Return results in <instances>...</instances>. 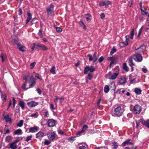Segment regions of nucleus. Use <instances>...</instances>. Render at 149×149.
I'll return each mask as SVG.
<instances>
[{
    "mask_svg": "<svg viewBox=\"0 0 149 149\" xmlns=\"http://www.w3.org/2000/svg\"><path fill=\"white\" fill-rule=\"evenodd\" d=\"M123 112V109L121 107H118L115 109L114 111V114L116 116H119L121 115Z\"/></svg>",
    "mask_w": 149,
    "mask_h": 149,
    "instance_id": "obj_1",
    "label": "nucleus"
},
{
    "mask_svg": "<svg viewBox=\"0 0 149 149\" xmlns=\"http://www.w3.org/2000/svg\"><path fill=\"white\" fill-rule=\"evenodd\" d=\"M29 82L30 84L29 88H32L36 84V79L33 77V76H31L30 78Z\"/></svg>",
    "mask_w": 149,
    "mask_h": 149,
    "instance_id": "obj_2",
    "label": "nucleus"
},
{
    "mask_svg": "<svg viewBox=\"0 0 149 149\" xmlns=\"http://www.w3.org/2000/svg\"><path fill=\"white\" fill-rule=\"evenodd\" d=\"M141 111V107L139 105H136L133 109V112L135 114H139Z\"/></svg>",
    "mask_w": 149,
    "mask_h": 149,
    "instance_id": "obj_3",
    "label": "nucleus"
},
{
    "mask_svg": "<svg viewBox=\"0 0 149 149\" xmlns=\"http://www.w3.org/2000/svg\"><path fill=\"white\" fill-rule=\"evenodd\" d=\"M56 123V120L53 119H48L47 122L48 125L49 127H52L54 126Z\"/></svg>",
    "mask_w": 149,
    "mask_h": 149,
    "instance_id": "obj_4",
    "label": "nucleus"
},
{
    "mask_svg": "<svg viewBox=\"0 0 149 149\" xmlns=\"http://www.w3.org/2000/svg\"><path fill=\"white\" fill-rule=\"evenodd\" d=\"M133 58L134 60L138 62H140L142 60V57L140 54L135 55L134 56Z\"/></svg>",
    "mask_w": 149,
    "mask_h": 149,
    "instance_id": "obj_5",
    "label": "nucleus"
},
{
    "mask_svg": "<svg viewBox=\"0 0 149 149\" xmlns=\"http://www.w3.org/2000/svg\"><path fill=\"white\" fill-rule=\"evenodd\" d=\"M125 38L126 43H125L123 42H120L119 45L120 47H123L128 45L130 37L129 36H125Z\"/></svg>",
    "mask_w": 149,
    "mask_h": 149,
    "instance_id": "obj_6",
    "label": "nucleus"
},
{
    "mask_svg": "<svg viewBox=\"0 0 149 149\" xmlns=\"http://www.w3.org/2000/svg\"><path fill=\"white\" fill-rule=\"evenodd\" d=\"M47 135L49 140L52 141L56 137V134L55 132H51L48 133Z\"/></svg>",
    "mask_w": 149,
    "mask_h": 149,
    "instance_id": "obj_7",
    "label": "nucleus"
},
{
    "mask_svg": "<svg viewBox=\"0 0 149 149\" xmlns=\"http://www.w3.org/2000/svg\"><path fill=\"white\" fill-rule=\"evenodd\" d=\"M54 6L52 4H51L47 8V11L48 15H51L53 12Z\"/></svg>",
    "mask_w": 149,
    "mask_h": 149,
    "instance_id": "obj_8",
    "label": "nucleus"
},
{
    "mask_svg": "<svg viewBox=\"0 0 149 149\" xmlns=\"http://www.w3.org/2000/svg\"><path fill=\"white\" fill-rule=\"evenodd\" d=\"M36 46L42 50L46 51L48 50V48L47 46L42 44H38L36 45Z\"/></svg>",
    "mask_w": 149,
    "mask_h": 149,
    "instance_id": "obj_9",
    "label": "nucleus"
},
{
    "mask_svg": "<svg viewBox=\"0 0 149 149\" xmlns=\"http://www.w3.org/2000/svg\"><path fill=\"white\" fill-rule=\"evenodd\" d=\"M139 121L140 122H141L143 125H145L146 127L149 128V119L146 121L143 119H140Z\"/></svg>",
    "mask_w": 149,
    "mask_h": 149,
    "instance_id": "obj_10",
    "label": "nucleus"
},
{
    "mask_svg": "<svg viewBox=\"0 0 149 149\" xmlns=\"http://www.w3.org/2000/svg\"><path fill=\"white\" fill-rule=\"evenodd\" d=\"M111 4V2L109 1H100L99 3L100 6H103L106 5H108Z\"/></svg>",
    "mask_w": 149,
    "mask_h": 149,
    "instance_id": "obj_11",
    "label": "nucleus"
},
{
    "mask_svg": "<svg viewBox=\"0 0 149 149\" xmlns=\"http://www.w3.org/2000/svg\"><path fill=\"white\" fill-rule=\"evenodd\" d=\"M17 48L19 49V50L22 52H24L26 51V47L20 44H18Z\"/></svg>",
    "mask_w": 149,
    "mask_h": 149,
    "instance_id": "obj_12",
    "label": "nucleus"
},
{
    "mask_svg": "<svg viewBox=\"0 0 149 149\" xmlns=\"http://www.w3.org/2000/svg\"><path fill=\"white\" fill-rule=\"evenodd\" d=\"M115 58H116L115 55L112 57H109L107 58V60H110L111 61L110 63V66L111 67L112 64H114V62L115 61Z\"/></svg>",
    "mask_w": 149,
    "mask_h": 149,
    "instance_id": "obj_13",
    "label": "nucleus"
},
{
    "mask_svg": "<svg viewBox=\"0 0 149 149\" xmlns=\"http://www.w3.org/2000/svg\"><path fill=\"white\" fill-rule=\"evenodd\" d=\"M38 102L34 101H31L27 103V104L29 107H33L37 105L38 104Z\"/></svg>",
    "mask_w": 149,
    "mask_h": 149,
    "instance_id": "obj_14",
    "label": "nucleus"
},
{
    "mask_svg": "<svg viewBox=\"0 0 149 149\" xmlns=\"http://www.w3.org/2000/svg\"><path fill=\"white\" fill-rule=\"evenodd\" d=\"M130 139H127L125 140L122 144L123 146H127L130 145Z\"/></svg>",
    "mask_w": 149,
    "mask_h": 149,
    "instance_id": "obj_15",
    "label": "nucleus"
},
{
    "mask_svg": "<svg viewBox=\"0 0 149 149\" xmlns=\"http://www.w3.org/2000/svg\"><path fill=\"white\" fill-rule=\"evenodd\" d=\"M146 46L145 45H142L140 47L136 49V50H141V51H140V53H143L144 52V51L146 50Z\"/></svg>",
    "mask_w": 149,
    "mask_h": 149,
    "instance_id": "obj_16",
    "label": "nucleus"
},
{
    "mask_svg": "<svg viewBox=\"0 0 149 149\" xmlns=\"http://www.w3.org/2000/svg\"><path fill=\"white\" fill-rule=\"evenodd\" d=\"M13 134L15 135H21L22 134V130L20 129H18L14 132Z\"/></svg>",
    "mask_w": 149,
    "mask_h": 149,
    "instance_id": "obj_17",
    "label": "nucleus"
},
{
    "mask_svg": "<svg viewBox=\"0 0 149 149\" xmlns=\"http://www.w3.org/2000/svg\"><path fill=\"white\" fill-rule=\"evenodd\" d=\"M44 136V133L39 132L36 134V138L40 139Z\"/></svg>",
    "mask_w": 149,
    "mask_h": 149,
    "instance_id": "obj_18",
    "label": "nucleus"
},
{
    "mask_svg": "<svg viewBox=\"0 0 149 149\" xmlns=\"http://www.w3.org/2000/svg\"><path fill=\"white\" fill-rule=\"evenodd\" d=\"M126 82V80L125 78H121L119 80L118 83L119 85H122L125 84Z\"/></svg>",
    "mask_w": 149,
    "mask_h": 149,
    "instance_id": "obj_19",
    "label": "nucleus"
},
{
    "mask_svg": "<svg viewBox=\"0 0 149 149\" xmlns=\"http://www.w3.org/2000/svg\"><path fill=\"white\" fill-rule=\"evenodd\" d=\"M38 131V128L37 127H33L30 128L29 130L30 132H37Z\"/></svg>",
    "mask_w": 149,
    "mask_h": 149,
    "instance_id": "obj_20",
    "label": "nucleus"
},
{
    "mask_svg": "<svg viewBox=\"0 0 149 149\" xmlns=\"http://www.w3.org/2000/svg\"><path fill=\"white\" fill-rule=\"evenodd\" d=\"M17 145L14 142L10 144L9 148L11 149H17Z\"/></svg>",
    "mask_w": 149,
    "mask_h": 149,
    "instance_id": "obj_21",
    "label": "nucleus"
},
{
    "mask_svg": "<svg viewBox=\"0 0 149 149\" xmlns=\"http://www.w3.org/2000/svg\"><path fill=\"white\" fill-rule=\"evenodd\" d=\"M19 105L21 107L22 110L24 109V103L22 101H20L19 103Z\"/></svg>",
    "mask_w": 149,
    "mask_h": 149,
    "instance_id": "obj_22",
    "label": "nucleus"
},
{
    "mask_svg": "<svg viewBox=\"0 0 149 149\" xmlns=\"http://www.w3.org/2000/svg\"><path fill=\"white\" fill-rule=\"evenodd\" d=\"M28 17L26 19V24L28 23L31 19L32 17V15L30 12L27 13Z\"/></svg>",
    "mask_w": 149,
    "mask_h": 149,
    "instance_id": "obj_23",
    "label": "nucleus"
},
{
    "mask_svg": "<svg viewBox=\"0 0 149 149\" xmlns=\"http://www.w3.org/2000/svg\"><path fill=\"white\" fill-rule=\"evenodd\" d=\"M118 75V74L116 73H115L111 75V78H109V79H115Z\"/></svg>",
    "mask_w": 149,
    "mask_h": 149,
    "instance_id": "obj_24",
    "label": "nucleus"
},
{
    "mask_svg": "<svg viewBox=\"0 0 149 149\" xmlns=\"http://www.w3.org/2000/svg\"><path fill=\"white\" fill-rule=\"evenodd\" d=\"M1 58L2 60V62H3L5 61L6 59V54H1Z\"/></svg>",
    "mask_w": 149,
    "mask_h": 149,
    "instance_id": "obj_25",
    "label": "nucleus"
},
{
    "mask_svg": "<svg viewBox=\"0 0 149 149\" xmlns=\"http://www.w3.org/2000/svg\"><path fill=\"white\" fill-rule=\"evenodd\" d=\"M111 90H115L116 87L115 84L113 83H112L109 86Z\"/></svg>",
    "mask_w": 149,
    "mask_h": 149,
    "instance_id": "obj_26",
    "label": "nucleus"
},
{
    "mask_svg": "<svg viewBox=\"0 0 149 149\" xmlns=\"http://www.w3.org/2000/svg\"><path fill=\"white\" fill-rule=\"evenodd\" d=\"M4 119L6 121V122H9L11 120V118H9L8 115H6L4 117Z\"/></svg>",
    "mask_w": 149,
    "mask_h": 149,
    "instance_id": "obj_27",
    "label": "nucleus"
},
{
    "mask_svg": "<svg viewBox=\"0 0 149 149\" xmlns=\"http://www.w3.org/2000/svg\"><path fill=\"white\" fill-rule=\"evenodd\" d=\"M134 92L137 95H140L141 93V90L139 88H136L134 90Z\"/></svg>",
    "mask_w": 149,
    "mask_h": 149,
    "instance_id": "obj_28",
    "label": "nucleus"
},
{
    "mask_svg": "<svg viewBox=\"0 0 149 149\" xmlns=\"http://www.w3.org/2000/svg\"><path fill=\"white\" fill-rule=\"evenodd\" d=\"M123 69L125 71H127L129 70V68L127 66L126 63H124L123 64Z\"/></svg>",
    "mask_w": 149,
    "mask_h": 149,
    "instance_id": "obj_29",
    "label": "nucleus"
},
{
    "mask_svg": "<svg viewBox=\"0 0 149 149\" xmlns=\"http://www.w3.org/2000/svg\"><path fill=\"white\" fill-rule=\"evenodd\" d=\"M79 24L80 26L82 27L83 29H86V27L84 24V23L81 21H80L79 22Z\"/></svg>",
    "mask_w": 149,
    "mask_h": 149,
    "instance_id": "obj_30",
    "label": "nucleus"
},
{
    "mask_svg": "<svg viewBox=\"0 0 149 149\" xmlns=\"http://www.w3.org/2000/svg\"><path fill=\"white\" fill-rule=\"evenodd\" d=\"M109 90V87L108 85H106L104 88V91L105 93H107Z\"/></svg>",
    "mask_w": 149,
    "mask_h": 149,
    "instance_id": "obj_31",
    "label": "nucleus"
},
{
    "mask_svg": "<svg viewBox=\"0 0 149 149\" xmlns=\"http://www.w3.org/2000/svg\"><path fill=\"white\" fill-rule=\"evenodd\" d=\"M12 139V137L10 136H8L6 137V142H9Z\"/></svg>",
    "mask_w": 149,
    "mask_h": 149,
    "instance_id": "obj_32",
    "label": "nucleus"
},
{
    "mask_svg": "<svg viewBox=\"0 0 149 149\" xmlns=\"http://www.w3.org/2000/svg\"><path fill=\"white\" fill-rule=\"evenodd\" d=\"M23 120H21L17 124V126L20 127L23 125Z\"/></svg>",
    "mask_w": 149,
    "mask_h": 149,
    "instance_id": "obj_33",
    "label": "nucleus"
},
{
    "mask_svg": "<svg viewBox=\"0 0 149 149\" xmlns=\"http://www.w3.org/2000/svg\"><path fill=\"white\" fill-rule=\"evenodd\" d=\"M116 51V49L114 47H113L111 49V50L110 52V55H112Z\"/></svg>",
    "mask_w": 149,
    "mask_h": 149,
    "instance_id": "obj_34",
    "label": "nucleus"
},
{
    "mask_svg": "<svg viewBox=\"0 0 149 149\" xmlns=\"http://www.w3.org/2000/svg\"><path fill=\"white\" fill-rule=\"evenodd\" d=\"M1 99L4 102H5L6 100V95L5 94H2L1 95Z\"/></svg>",
    "mask_w": 149,
    "mask_h": 149,
    "instance_id": "obj_35",
    "label": "nucleus"
},
{
    "mask_svg": "<svg viewBox=\"0 0 149 149\" xmlns=\"http://www.w3.org/2000/svg\"><path fill=\"white\" fill-rule=\"evenodd\" d=\"M55 66H53L50 70V72L54 74H56V73L55 72Z\"/></svg>",
    "mask_w": 149,
    "mask_h": 149,
    "instance_id": "obj_36",
    "label": "nucleus"
},
{
    "mask_svg": "<svg viewBox=\"0 0 149 149\" xmlns=\"http://www.w3.org/2000/svg\"><path fill=\"white\" fill-rule=\"evenodd\" d=\"M141 14H142V15H146L147 16H148V15H149L148 14V12H146L145 11H144L143 9H141Z\"/></svg>",
    "mask_w": 149,
    "mask_h": 149,
    "instance_id": "obj_37",
    "label": "nucleus"
},
{
    "mask_svg": "<svg viewBox=\"0 0 149 149\" xmlns=\"http://www.w3.org/2000/svg\"><path fill=\"white\" fill-rule=\"evenodd\" d=\"M88 71H89V67L86 66V67L84 69V73L85 74H86L87 73Z\"/></svg>",
    "mask_w": 149,
    "mask_h": 149,
    "instance_id": "obj_38",
    "label": "nucleus"
},
{
    "mask_svg": "<svg viewBox=\"0 0 149 149\" xmlns=\"http://www.w3.org/2000/svg\"><path fill=\"white\" fill-rule=\"evenodd\" d=\"M118 144L116 142H114L113 143L112 146L114 149H115L117 148L118 146Z\"/></svg>",
    "mask_w": 149,
    "mask_h": 149,
    "instance_id": "obj_39",
    "label": "nucleus"
},
{
    "mask_svg": "<svg viewBox=\"0 0 149 149\" xmlns=\"http://www.w3.org/2000/svg\"><path fill=\"white\" fill-rule=\"evenodd\" d=\"M91 15L89 14H87L85 15V17L87 21H89L91 19Z\"/></svg>",
    "mask_w": 149,
    "mask_h": 149,
    "instance_id": "obj_40",
    "label": "nucleus"
},
{
    "mask_svg": "<svg viewBox=\"0 0 149 149\" xmlns=\"http://www.w3.org/2000/svg\"><path fill=\"white\" fill-rule=\"evenodd\" d=\"M89 70L90 72H93L95 70V69L94 66H91L89 67Z\"/></svg>",
    "mask_w": 149,
    "mask_h": 149,
    "instance_id": "obj_41",
    "label": "nucleus"
},
{
    "mask_svg": "<svg viewBox=\"0 0 149 149\" xmlns=\"http://www.w3.org/2000/svg\"><path fill=\"white\" fill-rule=\"evenodd\" d=\"M22 139V138L21 137H18L17 140L14 142L16 144V143L18 142L20 140H21Z\"/></svg>",
    "mask_w": 149,
    "mask_h": 149,
    "instance_id": "obj_42",
    "label": "nucleus"
},
{
    "mask_svg": "<svg viewBox=\"0 0 149 149\" xmlns=\"http://www.w3.org/2000/svg\"><path fill=\"white\" fill-rule=\"evenodd\" d=\"M93 75L91 73H89L88 74V78L90 79L91 80L93 78Z\"/></svg>",
    "mask_w": 149,
    "mask_h": 149,
    "instance_id": "obj_43",
    "label": "nucleus"
},
{
    "mask_svg": "<svg viewBox=\"0 0 149 149\" xmlns=\"http://www.w3.org/2000/svg\"><path fill=\"white\" fill-rule=\"evenodd\" d=\"M56 31L58 33H60L62 31V29L60 27H56Z\"/></svg>",
    "mask_w": 149,
    "mask_h": 149,
    "instance_id": "obj_44",
    "label": "nucleus"
},
{
    "mask_svg": "<svg viewBox=\"0 0 149 149\" xmlns=\"http://www.w3.org/2000/svg\"><path fill=\"white\" fill-rule=\"evenodd\" d=\"M38 115V113H33L31 115V117H34L35 118H37Z\"/></svg>",
    "mask_w": 149,
    "mask_h": 149,
    "instance_id": "obj_45",
    "label": "nucleus"
},
{
    "mask_svg": "<svg viewBox=\"0 0 149 149\" xmlns=\"http://www.w3.org/2000/svg\"><path fill=\"white\" fill-rule=\"evenodd\" d=\"M88 127V126L87 125H85L83 126L81 130L84 132L85 130H86Z\"/></svg>",
    "mask_w": 149,
    "mask_h": 149,
    "instance_id": "obj_46",
    "label": "nucleus"
},
{
    "mask_svg": "<svg viewBox=\"0 0 149 149\" xmlns=\"http://www.w3.org/2000/svg\"><path fill=\"white\" fill-rule=\"evenodd\" d=\"M37 19L36 18H34L31 21V24H33L37 23Z\"/></svg>",
    "mask_w": 149,
    "mask_h": 149,
    "instance_id": "obj_47",
    "label": "nucleus"
},
{
    "mask_svg": "<svg viewBox=\"0 0 149 149\" xmlns=\"http://www.w3.org/2000/svg\"><path fill=\"white\" fill-rule=\"evenodd\" d=\"M44 143L45 145H48L51 142L49 140H46L45 141Z\"/></svg>",
    "mask_w": 149,
    "mask_h": 149,
    "instance_id": "obj_48",
    "label": "nucleus"
},
{
    "mask_svg": "<svg viewBox=\"0 0 149 149\" xmlns=\"http://www.w3.org/2000/svg\"><path fill=\"white\" fill-rule=\"evenodd\" d=\"M32 138V136H28L26 139H25V141H28L29 140H31V138Z\"/></svg>",
    "mask_w": 149,
    "mask_h": 149,
    "instance_id": "obj_49",
    "label": "nucleus"
},
{
    "mask_svg": "<svg viewBox=\"0 0 149 149\" xmlns=\"http://www.w3.org/2000/svg\"><path fill=\"white\" fill-rule=\"evenodd\" d=\"M38 35L40 38H42L43 37V34L40 30H39L38 33Z\"/></svg>",
    "mask_w": 149,
    "mask_h": 149,
    "instance_id": "obj_50",
    "label": "nucleus"
},
{
    "mask_svg": "<svg viewBox=\"0 0 149 149\" xmlns=\"http://www.w3.org/2000/svg\"><path fill=\"white\" fill-rule=\"evenodd\" d=\"M131 149H136L137 148L136 146L133 145V144L131 142Z\"/></svg>",
    "mask_w": 149,
    "mask_h": 149,
    "instance_id": "obj_51",
    "label": "nucleus"
},
{
    "mask_svg": "<svg viewBox=\"0 0 149 149\" xmlns=\"http://www.w3.org/2000/svg\"><path fill=\"white\" fill-rule=\"evenodd\" d=\"M26 83L23 84L22 85V88L23 89L25 90H26L28 89V88H26Z\"/></svg>",
    "mask_w": 149,
    "mask_h": 149,
    "instance_id": "obj_52",
    "label": "nucleus"
},
{
    "mask_svg": "<svg viewBox=\"0 0 149 149\" xmlns=\"http://www.w3.org/2000/svg\"><path fill=\"white\" fill-rule=\"evenodd\" d=\"M58 133L61 135L64 134V132L61 130H59L58 131Z\"/></svg>",
    "mask_w": 149,
    "mask_h": 149,
    "instance_id": "obj_53",
    "label": "nucleus"
},
{
    "mask_svg": "<svg viewBox=\"0 0 149 149\" xmlns=\"http://www.w3.org/2000/svg\"><path fill=\"white\" fill-rule=\"evenodd\" d=\"M36 64V62H34V63H31L30 64L31 68V69L33 68H34V67Z\"/></svg>",
    "mask_w": 149,
    "mask_h": 149,
    "instance_id": "obj_54",
    "label": "nucleus"
},
{
    "mask_svg": "<svg viewBox=\"0 0 149 149\" xmlns=\"http://www.w3.org/2000/svg\"><path fill=\"white\" fill-rule=\"evenodd\" d=\"M87 56L89 57V61H92L93 60V57L90 55L89 54Z\"/></svg>",
    "mask_w": 149,
    "mask_h": 149,
    "instance_id": "obj_55",
    "label": "nucleus"
},
{
    "mask_svg": "<svg viewBox=\"0 0 149 149\" xmlns=\"http://www.w3.org/2000/svg\"><path fill=\"white\" fill-rule=\"evenodd\" d=\"M14 43L15 44L17 45V46L18 44H19L18 43V41L16 39H14L13 40Z\"/></svg>",
    "mask_w": 149,
    "mask_h": 149,
    "instance_id": "obj_56",
    "label": "nucleus"
},
{
    "mask_svg": "<svg viewBox=\"0 0 149 149\" xmlns=\"http://www.w3.org/2000/svg\"><path fill=\"white\" fill-rule=\"evenodd\" d=\"M104 60V58L102 56H101L99 59L98 61L100 63L102 62Z\"/></svg>",
    "mask_w": 149,
    "mask_h": 149,
    "instance_id": "obj_57",
    "label": "nucleus"
},
{
    "mask_svg": "<svg viewBox=\"0 0 149 149\" xmlns=\"http://www.w3.org/2000/svg\"><path fill=\"white\" fill-rule=\"evenodd\" d=\"M84 132L83 131H82V130H81V131H80L78 132H77V133H76V135H79V136H80V134H82V133H83Z\"/></svg>",
    "mask_w": 149,
    "mask_h": 149,
    "instance_id": "obj_58",
    "label": "nucleus"
},
{
    "mask_svg": "<svg viewBox=\"0 0 149 149\" xmlns=\"http://www.w3.org/2000/svg\"><path fill=\"white\" fill-rule=\"evenodd\" d=\"M49 115L48 111H46L44 113V116L46 117H48Z\"/></svg>",
    "mask_w": 149,
    "mask_h": 149,
    "instance_id": "obj_59",
    "label": "nucleus"
},
{
    "mask_svg": "<svg viewBox=\"0 0 149 149\" xmlns=\"http://www.w3.org/2000/svg\"><path fill=\"white\" fill-rule=\"evenodd\" d=\"M50 108L52 110H54L55 109L54 107V105L52 104H50Z\"/></svg>",
    "mask_w": 149,
    "mask_h": 149,
    "instance_id": "obj_60",
    "label": "nucleus"
},
{
    "mask_svg": "<svg viewBox=\"0 0 149 149\" xmlns=\"http://www.w3.org/2000/svg\"><path fill=\"white\" fill-rule=\"evenodd\" d=\"M142 71L145 73H146L147 72V69L145 68H142Z\"/></svg>",
    "mask_w": 149,
    "mask_h": 149,
    "instance_id": "obj_61",
    "label": "nucleus"
},
{
    "mask_svg": "<svg viewBox=\"0 0 149 149\" xmlns=\"http://www.w3.org/2000/svg\"><path fill=\"white\" fill-rule=\"evenodd\" d=\"M97 53L96 52H95L93 55V58H98V57L97 56Z\"/></svg>",
    "mask_w": 149,
    "mask_h": 149,
    "instance_id": "obj_62",
    "label": "nucleus"
},
{
    "mask_svg": "<svg viewBox=\"0 0 149 149\" xmlns=\"http://www.w3.org/2000/svg\"><path fill=\"white\" fill-rule=\"evenodd\" d=\"M37 92L39 94H41L42 93V91L40 88H38L36 89Z\"/></svg>",
    "mask_w": 149,
    "mask_h": 149,
    "instance_id": "obj_63",
    "label": "nucleus"
},
{
    "mask_svg": "<svg viewBox=\"0 0 149 149\" xmlns=\"http://www.w3.org/2000/svg\"><path fill=\"white\" fill-rule=\"evenodd\" d=\"M79 149H86V148L83 146H80L79 147Z\"/></svg>",
    "mask_w": 149,
    "mask_h": 149,
    "instance_id": "obj_64",
    "label": "nucleus"
}]
</instances>
